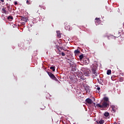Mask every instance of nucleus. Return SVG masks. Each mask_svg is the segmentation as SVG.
<instances>
[{"instance_id": "f257e3e1", "label": "nucleus", "mask_w": 124, "mask_h": 124, "mask_svg": "<svg viewBox=\"0 0 124 124\" xmlns=\"http://www.w3.org/2000/svg\"><path fill=\"white\" fill-rule=\"evenodd\" d=\"M92 69L93 74V76H97V72H96V70L97 69V65L96 64H93L92 65Z\"/></svg>"}, {"instance_id": "f03ea898", "label": "nucleus", "mask_w": 124, "mask_h": 124, "mask_svg": "<svg viewBox=\"0 0 124 124\" xmlns=\"http://www.w3.org/2000/svg\"><path fill=\"white\" fill-rule=\"evenodd\" d=\"M96 106L99 108H106L107 107H109V103L105 102H103L102 105L99 104H97Z\"/></svg>"}, {"instance_id": "7ed1b4c3", "label": "nucleus", "mask_w": 124, "mask_h": 124, "mask_svg": "<svg viewBox=\"0 0 124 124\" xmlns=\"http://www.w3.org/2000/svg\"><path fill=\"white\" fill-rule=\"evenodd\" d=\"M46 73H47L48 75L49 76L51 79H52V80H54L55 81H58V78H56L55 75H54V74L51 72H48V71H47Z\"/></svg>"}, {"instance_id": "20e7f679", "label": "nucleus", "mask_w": 124, "mask_h": 124, "mask_svg": "<svg viewBox=\"0 0 124 124\" xmlns=\"http://www.w3.org/2000/svg\"><path fill=\"white\" fill-rule=\"evenodd\" d=\"M95 23H96V25H99V24L101 23V20H100V18H97L96 17L95 19Z\"/></svg>"}, {"instance_id": "39448f33", "label": "nucleus", "mask_w": 124, "mask_h": 124, "mask_svg": "<svg viewBox=\"0 0 124 124\" xmlns=\"http://www.w3.org/2000/svg\"><path fill=\"white\" fill-rule=\"evenodd\" d=\"M83 62L84 64H89L90 61H89V59L85 58L83 59Z\"/></svg>"}, {"instance_id": "423d86ee", "label": "nucleus", "mask_w": 124, "mask_h": 124, "mask_svg": "<svg viewBox=\"0 0 124 124\" xmlns=\"http://www.w3.org/2000/svg\"><path fill=\"white\" fill-rule=\"evenodd\" d=\"M85 102L88 104H92L93 103V100L91 99L90 98H88L85 100Z\"/></svg>"}, {"instance_id": "0eeeda50", "label": "nucleus", "mask_w": 124, "mask_h": 124, "mask_svg": "<svg viewBox=\"0 0 124 124\" xmlns=\"http://www.w3.org/2000/svg\"><path fill=\"white\" fill-rule=\"evenodd\" d=\"M21 21H24L26 23L28 22V17L26 16H21Z\"/></svg>"}, {"instance_id": "6e6552de", "label": "nucleus", "mask_w": 124, "mask_h": 124, "mask_svg": "<svg viewBox=\"0 0 124 124\" xmlns=\"http://www.w3.org/2000/svg\"><path fill=\"white\" fill-rule=\"evenodd\" d=\"M104 102H107V103H109V98L107 97H104Z\"/></svg>"}, {"instance_id": "1a4fd4ad", "label": "nucleus", "mask_w": 124, "mask_h": 124, "mask_svg": "<svg viewBox=\"0 0 124 124\" xmlns=\"http://www.w3.org/2000/svg\"><path fill=\"white\" fill-rule=\"evenodd\" d=\"M56 32L57 33V37L58 38H61V37H62V34H61V32L60 31H57Z\"/></svg>"}, {"instance_id": "9d476101", "label": "nucleus", "mask_w": 124, "mask_h": 124, "mask_svg": "<svg viewBox=\"0 0 124 124\" xmlns=\"http://www.w3.org/2000/svg\"><path fill=\"white\" fill-rule=\"evenodd\" d=\"M50 69H51V70H52L53 72H55V71L56 70V66H52L50 67Z\"/></svg>"}, {"instance_id": "9b49d317", "label": "nucleus", "mask_w": 124, "mask_h": 124, "mask_svg": "<svg viewBox=\"0 0 124 124\" xmlns=\"http://www.w3.org/2000/svg\"><path fill=\"white\" fill-rule=\"evenodd\" d=\"M80 53V50H78V49L75 50L74 51V54L76 55H79Z\"/></svg>"}, {"instance_id": "f8f14e48", "label": "nucleus", "mask_w": 124, "mask_h": 124, "mask_svg": "<svg viewBox=\"0 0 124 124\" xmlns=\"http://www.w3.org/2000/svg\"><path fill=\"white\" fill-rule=\"evenodd\" d=\"M84 74L85 76H90V72L89 71H85Z\"/></svg>"}, {"instance_id": "ddd939ff", "label": "nucleus", "mask_w": 124, "mask_h": 124, "mask_svg": "<svg viewBox=\"0 0 124 124\" xmlns=\"http://www.w3.org/2000/svg\"><path fill=\"white\" fill-rule=\"evenodd\" d=\"M97 124H104V120H101L99 122H97Z\"/></svg>"}, {"instance_id": "4468645a", "label": "nucleus", "mask_w": 124, "mask_h": 124, "mask_svg": "<svg viewBox=\"0 0 124 124\" xmlns=\"http://www.w3.org/2000/svg\"><path fill=\"white\" fill-rule=\"evenodd\" d=\"M5 9H6V8H2V13H5V14H6L7 11H6V10H5Z\"/></svg>"}, {"instance_id": "2eb2a0df", "label": "nucleus", "mask_w": 124, "mask_h": 124, "mask_svg": "<svg viewBox=\"0 0 124 124\" xmlns=\"http://www.w3.org/2000/svg\"><path fill=\"white\" fill-rule=\"evenodd\" d=\"M111 70H108V71H107V74L108 75H110V74H111Z\"/></svg>"}, {"instance_id": "dca6fc26", "label": "nucleus", "mask_w": 124, "mask_h": 124, "mask_svg": "<svg viewBox=\"0 0 124 124\" xmlns=\"http://www.w3.org/2000/svg\"><path fill=\"white\" fill-rule=\"evenodd\" d=\"M8 20H13V16H10L7 18Z\"/></svg>"}, {"instance_id": "f3484780", "label": "nucleus", "mask_w": 124, "mask_h": 124, "mask_svg": "<svg viewBox=\"0 0 124 124\" xmlns=\"http://www.w3.org/2000/svg\"><path fill=\"white\" fill-rule=\"evenodd\" d=\"M104 115L105 117H108L109 116V112H106L104 114Z\"/></svg>"}, {"instance_id": "a211bd4d", "label": "nucleus", "mask_w": 124, "mask_h": 124, "mask_svg": "<svg viewBox=\"0 0 124 124\" xmlns=\"http://www.w3.org/2000/svg\"><path fill=\"white\" fill-rule=\"evenodd\" d=\"M72 71H76V66H72Z\"/></svg>"}, {"instance_id": "6ab92c4d", "label": "nucleus", "mask_w": 124, "mask_h": 124, "mask_svg": "<svg viewBox=\"0 0 124 124\" xmlns=\"http://www.w3.org/2000/svg\"><path fill=\"white\" fill-rule=\"evenodd\" d=\"M31 0H27L26 1V3L27 4H31Z\"/></svg>"}, {"instance_id": "aec40b11", "label": "nucleus", "mask_w": 124, "mask_h": 124, "mask_svg": "<svg viewBox=\"0 0 124 124\" xmlns=\"http://www.w3.org/2000/svg\"><path fill=\"white\" fill-rule=\"evenodd\" d=\"M83 58H84V55L83 54H81L79 56V59L81 61V60H83Z\"/></svg>"}, {"instance_id": "412c9836", "label": "nucleus", "mask_w": 124, "mask_h": 124, "mask_svg": "<svg viewBox=\"0 0 124 124\" xmlns=\"http://www.w3.org/2000/svg\"><path fill=\"white\" fill-rule=\"evenodd\" d=\"M85 90L90 92V86H87L86 87H85Z\"/></svg>"}, {"instance_id": "4be33fe9", "label": "nucleus", "mask_w": 124, "mask_h": 124, "mask_svg": "<svg viewBox=\"0 0 124 124\" xmlns=\"http://www.w3.org/2000/svg\"><path fill=\"white\" fill-rule=\"evenodd\" d=\"M61 55L62 57H64V56H65V53H64V52H62Z\"/></svg>"}, {"instance_id": "5701e85b", "label": "nucleus", "mask_w": 124, "mask_h": 124, "mask_svg": "<svg viewBox=\"0 0 124 124\" xmlns=\"http://www.w3.org/2000/svg\"><path fill=\"white\" fill-rule=\"evenodd\" d=\"M59 48H60V49H61V50H64V49H63V47L60 46Z\"/></svg>"}, {"instance_id": "b1692460", "label": "nucleus", "mask_w": 124, "mask_h": 124, "mask_svg": "<svg viewBox=\"0 0 124 124\" xmlns=\"http://www.w3.org/2000/svg\"><path fill=\"white\" fill-rule=\"evenodd\" d=\"M17 4H18V3L17 2V1H15V5H17Z\"/></svg>"}, {"instance_id": "393cba45", "label": "nucleus", "mask_w": 124, "mask_h": 124, "mask_svg": "<svg viewBox=\"0 0 124 124\" xmlns=\"http://www.w3.org/2000/svg\"><path fill=\"white\" fill-rule=\"evenodd\" d=\"M68 61H69V62H72V60L70 59H67Z\"/></svg>"}, {"instance_id": "a878e982", "label": "nucleus", "mask_w": 124, "mask_h": 124, "mask_svg": "<svg viewBox=\"0 0 124 124\" xmlns=\"http://www.w3.org/2000/svg\"><path fill=\"white\" fill-rule=\"evenodd\" d=\"M97 90L98 91L100 90V87H97Z\"/></svg>"}, {"instance_id": "bb28decb", "label": "nucleus", "mask_w": 124, "mask_h": 124, "mask_svg": "<svg viewBox=\"0 0 124 124\" xmlns=\"http://www.w3.org/2000/svg\"><path fill=\"white\" fill-rule=\"evenodd\" d=\"M0 1H1V2H4V0H0Z\"/></svg>"}, {"instance_id": "cd10ccee", "label": "nucleus", "mask_w": 124, "mask_h": 124, "mask_svg": "<svg viewBox=\"0 0 124 124\" xmlns=\"http://www.w3.org/2000/svg\"><path fill=\"white\" fill-rule=\"evenodd\" d=\"M21 25H25V22H22Z\"/></svg>"}, {"instance_id": "c85d7f7f", "label": "nucleus", "mask_w": 124, "mask_h": 124, "mask_svg": "<svg viewBox=\"0 0 124 124\" xmlns=\"http://www.w3.org/2000/svg\"><path fill=\"white\" fill-rule=\"evenodd\" d=\"M58 50H59V52H60V54H61V50H60V49H58Z\"/></svg>"}, {"instance_id": "c756f323", "label": "nucleus", "mask_w": 124, "mask_h": 124, "mask_svg": "<svg viewBox=\"0 0 124 124\" xmlns=\"http://www.w3.org/2000/svg\"><path fill=\"white\" fill-rule=\"evenodd\" d=\"M57 82H58V83H61V82H60V81H59V80H58V81H56Z\"/></svg>"}]
</instances>
